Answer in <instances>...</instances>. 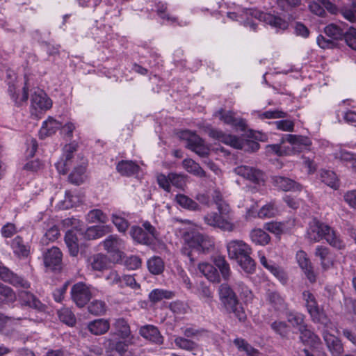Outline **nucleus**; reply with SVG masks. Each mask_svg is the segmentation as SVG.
I'll use <instances>...</instances> for the list:
<instances>
[{"label":"nucleus","mask_w":356,"mask_h":356,"mask_svg":"<svg viewBox=\"0 0 356 356\" xmlns=\"http://www.w3.org/2000/svg\"><path fill=\"white\" fill-rule=\"evenodd\" d=\"M302 297L305 307L312 321L315 323H325L327 318L323 309H320L315 296L309 291H304Z\"/></svg>","instance_id":"9d476101"},{"label":"nucleus","mask_w":356,"mask_h":356,"mask_svg":"<svg viewBox=\"0 0 356 356\" xmlns=\"http://www.w3.org/2000/svg\"><path fill=\"white\" fill-rule=\"evenodd\" d=\"M214 264L219 269L222 278L228 280L231 275L229 265L224 257L217 256L213 259Z\"/></svg>","instance_id":"37998d69"},{"label":"nucleus","mask_w":356,"mask_h":356,"mask_svg":"<svg viewBox=\"0 0 356 356\" xmlns=\"http://www.w3.org/2000/svg\"><path fill=\"white\" fill-rule=\"evenodd\" d=\"M276 278H277L282 283L284 284L288 280V277L285 271L280 266L275 263H272L268 269Z\"/></svg>","instance_id":"052dcab7"},{"label":"nucleus","mask_w":356,"mask_h":356,"mask_svg":"<svg viewBox=\"0 0 356 356\" xmlns=\"http://www.w3.org/2000/svg\"><path fill=\"white\" fill-rule=\"evenodd\" d=\"M0 279L16 287H22L25 289L30 287V284L28 281L13 273L5 266H0Z\"/></svg>","instance_id":"aec40b11"},{"label":"nucleus","mask_w":356,"mask_h":356,"mask_svg":"<svg viewBox=\"0 0 356 356\" xmlns=\"http://www.w3.org/2000/svg\"><path fill=\"white\" fill-rule=\"evenodd\" d=\"M87 220L89 222L106 223L108 221V217L101 210L93 209L88 213Z\"/></svg>","instance_id":"4d7b16f0"},{"label":"nucleus","mask_w":356,"mask_h":356,"mask_svg":"<svg viewBox=\"0 0 356 356\" xmlns=\"http://www.w3.org/2000/svg\"><path fill=\"white\" fill-rule=\"evenodd\" d=\"M106 280L111 285H118L120 287H123L122 277L116 270H111L106 276Z\"/></svg>","instance_id":"69168bd1"},{"label":"nucleus","mask_w":356,"mask_h":356,"mask_svg":"<svg viewBox=\"0 0 356 356\" xmlns=\"http://www.w3.org/2000/svg\"><path fill=\"white\" fill-rule=\"evenodd\" d=\"M113 327L115 330V334L120 339H133L131 334L130 327L124 318H120L115 319Z\"/></svg>","instance_id":"72a5a7b5"},{"label":"nucleus","mask_w":356,"mask_h":356,"mask_svg":"<svg viewBox=\"0 0 356 356\" xmlns=\"http://www.w3.org/2000/svg\"><path fill=\"white\" fill-rule=\"evenodd\" d=\"M8 92L17 106H22L28 100L29 94L26 86L19 89L16 84L8 82Z\"/></svg>","instance_id":"4be33fe9"},{"label":"nucleus","mask_w":356,"mask_h":356,"mask_svg":"<svg viewBox=\"0 0 356 356\" xmlns=\"http://www.w3.org/2000/svg\"><path fill=\"white\" fill-rule=\"evenodd\" d=\"M59 236L60 232L58 227L56 225H52L47 229L42 238L41 241L43 244H48L50 241H54L56 240Z\"/></svg>","instance_id":"6e6d98bb"},{"label":"nucleus","mask_w":356,"mask_h":356,"mask_svg":"<svg viewBox=\"0 0 356 356\" xmlns=\"http://www.w3.org/2000/svg\"><path fill=\"white\" fill-rule=\"evenodd\" d=\"M266 300L276 311H283L286 308L284 299L277 291L268 290L266 292Z\"/></svg>","instance_id":"c85d7f7f"},{"label":"nucleus","mask_w":356,"mask_h":356,"mask_svg":"<svg viewBox=\"0 0 356 356\" xmlns=\"http://www.w3.org/2000/svg\"><path fill=\"white\" fill-rule=\"evenodd\" d=\"M16 300V295L13 290L0 283V306L4 303L13 302Z\"/></svg>","instance_id":"a18cd8bd"},{"label":"nucleus","mask_w":356,"mask_h":356,"mask_svg":"<svg viewBox=\"0 0 356 356\" xmlns=\"http://www.w3.org/2000/svg\"><path fill=\"white\" fill-rule=\"evenodd\" d=\"M270 327L282 338L286 337L289 333V326L284 321H275L271 323Z\"/></svg>","instance_id":"e2e57ef3"},{"label":"nucleus","mask_w":356,"mask_h":356,"mask_svg":"<svg viewBox=\"0 0 356 356\" xmlns=\"http://www.w3.org/2000/svg\"><path fill=\"white\" fill-rule=\"evenodd\" d=\"M208 134L213 139L218 140L236 149H243L248 152H256L260 147L259 143L256 141L244 140L236 136L225 134L220 130L211 129Z\"/></svg>","instance_id":"39448f33"},{"label":"nucleus","mask_w":356,"mask_h":356,"mask_svg":"<svg viewBox=\"0 0 356 356\" xmlns=\"http://www.w3.org/2000/svg\"><path fill=\"white\" fill-rule=\"evenodd\" d=\"M287 321L294 327L300 330V327L305 326L304 315L294 312H290L286 314Z\"/></svg>","instance_id":"603ef678"},{"label":"nucleus","mask_w":356,"mask_h":356,"mask_svg":"<svg viewBox=\"0 0 356 356\" xmlns=\"http://www.w3.org/2000/svg\"><path fill=\"white\" fill-rule=\"evenodd\" d=\"M61 127V124L52 118H49L47 120L44 121L40 130V136L44 137L51 136L54 134L56 131Z\"/></svg>","instance_id":"58836bf2"},{"label":"nucleus","mask_w":356,"mask_h":356,"mask_svg":"<svg viewBox=\"0 0 356 356\" xmlns=\"http://www.w3.org/2000/svg\"><path fill=\"white\" fill-rule=\"evenodd\" d=\"M88 328L92 334L101 335L109 330L110 323L108 320L99 318L90 322Z\"/></svg>","instance_id":"2f4dec72"},{"label":"nucleus","mask_w":356,"mask_h":356,"mask_svg":"<svg viewBox=\"0 0 356 356\" xmlns=\"http://www.w3.org/2000/svg\"><path fill=\"white\" fill-rule=\"evenodd\" d=\"M147 267L151 273L159 275L163 271L164 264L161 258L154 257L148 260Z\"/></svg>","instance_id":"09e8293b"},{"label":"nucleus","mask_w":356,"mask_h":356,"mask_svg":"<svg viewBox=\"0 0 356 356\" xmlns=\"http://www.w3.org/2000/svg\"><path fill=\"white\" fill-rule=\"evenodd\" d=\"M88 261L93 270H104L106 269L109 265L108 257L102 253L96 254L90 257Z\"/></svg>","instance_id":"473e14b6"},{"label":"nucleus","mask_w":356,"mask_h":356,"mask_svg":"<svg viewBox=\"0 0 356 356\" xmlns=\"http://www.w3.org/2000/svg\"><path fill=\"white\" fill-rule=\"evenodd\" d=\"M76 145L74 144L65 145L63 148L64 159H61L56 163V168L59 173L65 175L70 167L76 163L74 153L76 151Z\"/></svg>","instance_id":"dca6fc26"},{"label":"nucleus","mask_w":356,"mask_h":356,"mask_svg":"<svg viewBox=\"0 0 356 356\" xmlns=\"http://www.w3.org/2000/svg\"><path fill=\"white\" fill-rule=\"evenodd\" d=\"M19 301L23 305L28 306L38 311L45 309V305L42 304L33 293L22 290L18 293Z\"/></svg>","instance_id":"b1692460"},{"label":"nucleus","mask_w":356,"mask_h":356,"mask_svg":"<svg viewBox=\"0 0 356 356\" xmlns=\"http://www.w3.org/2000/svg\"><path fill=\"white\" fill-rule=\"evenodd\" d=\"M218 212H211L204 216V222L211 227L219 228L223 231L232 232L235 225L233 223L232 209L229 206L217 209Z\"/></svg>","instance_id":"423d86ee"},{"label":"nucleus","mask_w":356,"mask_h":356,"mask_svg":"<svg viewBox=\"0 0 356 356\" xmlns=\"http://www.w3.org/2000/svg\"><path fill=\"white\" fill-rule=\"evenodd\" d=\"M264 229L277 236L282 234L285 231V225L280 222H270L265 223Z\"/></svg>","instance_id":"bf43d9fd"},{"label":"nucleus","mask_w":356,"mask_h":356,"mask_svg":"<svg viewBox=\"0 0 356 356\" xmlns=\"http://www.w3.org/2000/svg\"><path fill=\"white\" fill-rule=\"evenodd\" d=\"M215 115L218 116L220 120L227 124H230L234 127L241 128V129H243L245 127V122L243 120L236 118L234 113L232 111H226L221 108L216 112Z\"/></svg>","instance_id":"393cba45"},{"label":"nucleus","mask_w":356,"mask_h":356,"mask_svg":"<svg viewBox=\"0 0 356 356\" xmlns=\"http://www.w3.org/2000/svg\"><path fill=\"white\" fill-rule=\"evenodd\" d=\"M218 291L219 299L226 311L233 313L240 321H244L246 314L232 287L227 283H222L218 286Z\"/></svg>","instance_id":"20e7f679"},{"label":"nucleus","mask_w":356,"mask_h":356,"mask_svg":"<svg viewBox=\"0 0 356 356\" xmlns=\"http://www.w3.org/2000/svg\"><path fill=\"white\" fill-rule=\"evenodd\" d=\"M248 15L254 17L255 19H247L244 22V26H250L253 31L257 29V24L256 20L264 21L266 24H270L272 26L285 29L287 27V23L279 17L274 16L270 14L261 13L257 10H250Z\"/></svg>","instance_id":"6e6552de"},{"label":"nucleus","mask_w":356,"mask_h":356,"mask_svg":"<svg viewBox=\"0 0 356 356\" xmlns=\"http://www.w3.org/2000/svg\"><path fill=\"white\" fill-rule=\"evenodd\" d=\"M31 108L35 111H47L52 106L51 100L40 89H37L31 95Z\"/></svg>","instance_id":"a211bd4d"},{"label":"nucleus","mask_w":356,"mask_h":356,"mask_svg":"<svg viewBox=\"0 0 356 356\" xmlns=\"http://www.w3.org/2000/svg\"><path fill=\"white\" fill-rule=\"evenodd\" d=\"M11 245L14 253L19 257H26L30 252V246L25 243L19 236L13 240Z\"/></svg>","instance_id":"c9c22d12"},{"label":"nucleus","mask_w":356,"mask_h":356,"mask_svg":"<svg viewBox=\"0 0 356 356\" xmlns=\"http://www.w3.org/2000/svg\"><path fill=\"white\" fill-rule=\"evenodd\" d=\"M62 252L57 247H52L44 253V264L52 270H60L62 268Z\"/></svg>","instance_id":"f3484780"},{"label":"nucleus","mask_w":356,"mask_h":356,"mask_svg":"<svg viewBox=\"0 0 356 356\" xmlns=\"http://www.w3.org/2000/svg\"><path fill=\"white\" fill-rule=\"evenodd\" d=\"M185 241L186 244L181 248V253L188 257L191 262L194 261L193 250L205 253L214 248L213 238L201 233L187 234L185 236Z\"/></svg>","instance_id":"7ed1b4c3"},{"label":"nucleus","mask_w":356,"mask_h":356,"mask_svg":"<svg viewBox=\"0 0 356 356\" xmlns=\"http://www.w3.org/2000/svg\"><path fill=\"white\" fill-rule=\"evenodd\" d=\"M198 268L204 276L210 282L213 283H219L220 282V277L218 271L212 264L207 262H203L199 264Z\"/></svg>","instance_id":"c756f323"},{"label":"nucleus","mask_w":356,"mask_h":356,"mask_svg":"<svg viewBox=\"0 0 356 356\" xmlns=\"http://www.w3.org/2000/svg\"><path fill=\"white\" fill-rule=\"evenodd\" d=\"M143 227L144 229L138 226H134L131 227L130 234L133 239L141 244H152L154 240L158 238L159 232L149 222H145L143 224Z\"/></svg>","instance_id":"1a4fd4ad"},{"label":"nucleus","mask_w":356,"mask_h":356,"mask_svg":"<svg viewBox=\"0 0 356 356\" xmlns=\"http://www.w3.org/2000/svg\"><path fill=\"white\" fill-rule=\"evenodd\" d=\"M307 235L308 239L312 242H318L324 238L336 248L341 249L344 246L339 236L329 225L315 220L309 223Z\"/></svg>","instance_id":"f03ea898"},{"label":"nucleus","mask_w":356,"mask_h":356,"mask_svg":"<svg viewBox=\"0 0 356 356\" xmlns=\"http://www.w3.org/2000/svg\"><path fill=\"white\" fill-rule=\"evenodd\" d=\"M236 175L257 184L264 183V172L258 168L252 166L242 165L234 168Z\"/></svg>","instance_id":"4468645a"},{"label":"nucleus","mask_w":356,"mask_h":356,"mask_svg":"<svg viewBox=\"0 0 356 356\" xmlns=\"http://www.w3.org/2000/svg\"><path fill=\"white\" fill-rule=\"evenodd\" d=\"M59 319L69 326H74L76 323V317L68 308H62L58 311Z\"/></svg>","instance_id":"3c124183"},{"label":"nucleus","mask_w":356,"mask_h":356,"mask_svg":"<svg viewBox=\"0 0 356 356\" xmlns=\"http://www.w3.org/2000/svg\"><path fill=\"white\" fill-rule=\"evenodd\" d=\"M112 227L110 225H96L88 227L83 234L87 240H94L101 238L112 232Z\"/></svg>","instance_id":"bb28decb"},{"label":"nucleus","mask_w":356,"mask_h":356,"mask_svg":"<svg viewBox=\"0 0 356 356\" xmlns=\"http://www.w3.org/2000/svg\"><path fill=\"white\" fill-rule=\"evenodd\" d=\"M140 334L144 338L157 344L163 343V337L159 330L153 325H145L140 329Z\"/></svg>","instance_id":"7c9ffc66"},{"label":"nucleus","mask_w":356,"mask_h":356,"mask_svg":"<svg viewBox=\"0 0 356 356\" xmlns=\"http://www.w3.org/2000/svg\"><path fill=\"white\" fill-rule=\"evenodd\" d=\"M157 182L161 188L170 192L171 184L176 188L184 190L186 186V176L183 174L170 172L168 176L159 174L157 176Z\"/></svg>","instance_id":"ddd939ff"},{"label":"nucleus","mask_w":356,"mask_h":356,"mask_svg":"<svg viewBox=\"0 0 356 356\" xmlns=\"http://www.w3.org/2000/svg\"><path fill=\"white\" fill-rule=\"evenodd\" d=\"M325 33L327 36L335 40L341 38L345 34L343 29L334 24L327 25L325 28Z\"/></svg>","instance_id":"13d9d810"},{"label":"nucleus","mask_w":356,"mask_h":356,"mask_svg":"<svg viewBox=\"0 0 356 356\" xmlns=\"http://www.w3.org/2000/svg\"><path fill=\"white\" fill-rule=\"evenodd\" d=\"M132 343L131 339H108L105 345L106 353L108 356H134L129 350V346Z\"/></svg>","instance_id":"f8f14e48"},{"label":"nucleus","mask_w":356,"mask_h":356,"mask_svg":"<svg viewBox=\"0 0 356 356\" xmlns=\"http://www.w3.org/2000/svg\"><path fill=\"white\" fill-rule=\"evenodd\" d=\"M330 254V250L326 247L318 245L316 248L315 255L320 258L321 265L324 270H328L333 266Z\"/></svg>","instance_id":"f704fd0d"},{"label":"nucleus","mask_w":356,"mask_h":356,"mask_svg":"<svg viewBox=\"0 0 356 356\" xmlns=\"http://www.w3.org/2000/svg\"><path fill=\"white\" fill-rule=\"evenodd\" d=\"M273 185L283 191H300L302 186L294 180L284 176L271 177Z\"/></svg>","instance_id":"6ab92c4d"},{"label":"nucleus","mask_w":356,"mask_h":356,"mask_svg":"<svg viewBox=\"0 0 356 356\" xmlns=\"http://www.w3.org/2000/svg\"><path fill=\"white\" fill-rule=\"evenodd\" d=\"M179 136L186 141V147L198 156L205 157L209 154V146L195 133L185 130L180 132Z\"/></svg>","instance_id":"0eeeda50"},{"label":"nucleus","mask_w":356,"mask_h":356,"mask_svg":"<svg viewBox=\"0 0 356 356\" xmlns=\"http://www.w3.org/2000/svg\"><path fill=\"white\" fill-rule=\"evenodd\" d=\"M115 262L122 260L124 257V241L117 235H109L101 243Z\"/></svg>","instance_id":"9b49d317"},{"label":"nucleus","mask_w":356,"mask_h":356,"mask_svg":"<svg viewBox=\"0 0 356 356\" xmlns=\"http://www.w3.org/2000/svg\"><path fill=\"white\" fill-rule=\"evenodd\" d=\"M175 296V293L171 291L156 289L149 294V300L153 303H156L163 299H171Z\"/></svg>","instance_id":"a19ab883"},{"label":"nucleus","mask_w":356,"mask_h":356,"mask_svg":"<svg viewBox=\"0 0 356 356\" xmlns=\"http://www.w3.org/2000/svg\"><path fill=\"white\" fill-rule=\"evenodd\" d=\"M326 346L332 356H341L343 353V346L341 340L336 336L327 332L323 333Z\"/></svg>","instance_id":"412c9836"},{"label":"nucleus","mask_w":356,"mask_h":356,"mask_svg":"<svg viewBox=\"0 0 356 356\" xmlns=\"http://www.w3.org/2000/svg\"><path fill=\"white\" fill-rule=\"evenodd\" d=\"M286 116V113L275 110V111H268L264 113H259L258 114V117L259 119H275V118H284Z\"/></svg>","instance_id":"0e129e2a"},{"label":"nucleus","mask_w":356,"mask_h":356,"mask_svg":"<svg viewBox=\"0 0 356 356\" xmlns=\"http://www.w3.org/2000/svg\"><path fill=\"white\" fill-rule=\"evenodd\" d=\"M139 166L132 161H121L117 165V170L122 175L131 176L138 172Z\"/></svg>","instance_id":"4c0bfd02"},{"label":"nucleus","mask_w":356,"mask_h":356,"mask_svg":"<svg viewBox=\"0 0 356 356\" xmlns=\"http://www.w3.org/2000/svg\"><path fill=\"white\" fill-rule=\"evenodd\" d=\"M175 344L178 348L186 350H194L198 348L195 342L181 337L175 338Z\"/></svg>","instance_id":"864d4df0"},{"label":"nucleus","mask_w":356,"mask_h":356,"mask_svg":"<svg viewBox=\"0 0 356 356\" xmlns=\"http://www.w3.org/2000/svg\"><path fill=\"white\" fill-rule=\"evenodd\" d=\"M345 41L348 47L353 50H356V29L350 28L344 34Z\"/></svg>","instance_id":"338daca9"},{"label":"nucleus","mask_w":356,"mask_h":356,"mask_svg":"<svg viewBox=\"0 0 356 356\" xmlns=\"http://www.w3.org/2000/svg\"><path fill=\"white\" fill-rule=\"evenodd\" d=\"M251 241L259 245H266L270 241V237L264 230L261 229H254L250 233Z\"/></svg>","instance_id":"ea45409f"},{"label":"nucleus","mask_w":356,"mask_h":356,"mask_svg":"<svg viewBox=\"0 0 356 356\" xmlns=\"http://www.w3.org/2000/svg\"><path fill=\"white\" fill-rule=\"evenodd\" d=\"M334 156L336 159L344 163H349L351 165L356 156V154L345 149H340L334 154Z\"/></svg>","instance_id":"680f3d73"},{"label":"nucleus","mask_w":356,"mask_h":356,"mask_svg":"<svg viewBox=\"0 0 356 356\" xmlns=\"http://www.w3.org/2000/svg\"><path fill=\"white\" fill-rule=\"evenodd\" d=\"M79 158H81L82 161L79 165H78L74 168L73 171L70 173L68 177L69 181L72 184L75 185H79L82 184L85 179L84 174L86 172V162L83 156L81 157L79 156H77L76 159H77Z\"/></svg>","instance_id":"cd10ccee"},{"label":"nucleus","mask_w":356,"mask_h":356,"mask_svg":"<svg viewBox=\"0 0 356 356\" xmlns=\"http://www.w3.org/2000/svg\"><path fill=\"white\" fill-rule=\"evenodd\" d=\"M71 296L75 304L83 307L90 300L92 294L89 287L83 282H78L71 289Z\"/></svg>","instance_id":"2eb2a0df"},{"label":"nucleus","mask_w":356,"mask_h":356,"mask_svg":"<svg viewBox=\"0 0 356 356\" xmlns=\"http://www.w3.org/2000/svg\"><path fill=\"white\" fill-rule=\"evenodd\" d=\"M278 213L277 207L271 202L263 206L258 212V216L261 218H273Z\"/></svg>","instance_id":"8fccbe9b"},{"label":"nucleus","mask_w":356,"mask_h":356,"mask_svg":"<svg viewBox=\"0 0 356 356\" xmlns=\"http://www.w3.org/2000/svg\"><path fill=\"white\" fill-rule=\"evenodd\" d=\"M320 177L323 183L332 188H337L339 186L337 177L333 171L322 170Z\"/></svg>","instance_id":"49530a36"},{"label":"nucleus","mask_w":356,"mask_h":356,"mask_svg":"<svg viewBox=\"0 0 356 356\" xmlns=\"http://www.w3.org/2000/svg\"><path fill=\"white\" fill-rule=\"evenodd\" d=\"M106 310V303L102 300H95L88 305L89 312L96 316L104 314Z\"/></svg>","instance_id":"5fc2aeb1"},{"label":"nucleus","mask_w":356,"mask_h":356,"mask_svg":"<svg viewBox=\"0 0 356 356\" xmlns=\"http://www.w3.org/2000/svg\"><path fill=\"white\" fill-rule=\"evenodd\" d=\"M65 241L70 255L73 257L77 256L79 251L78 238L73 230L70 229L66 232L65 236Z\"/></svg>","instance_id":"e433bc0d"},{"label":"nucleus","mask_w":356,"mask_h":356,"mask_svg":"<svg viewBox=\"0 0 356 356\" xmlns=\"http://www.w3.org/2000/svg\"><path fill=\"white\" fill-rule=\"evenodd\" d=\"M286 143H287L286 140L283 141L282 138L280 144L271 145L269 147L279 156L289 155L296 153L294 149H292V146L290 144L286 145Z\"/></svg>","instance_id":"de8ad7c7"},{"label":"nucleus","mask_w":356,"mask_h":356,"mask_svg":"<svg viewBox=\"0 0 356 356\" xmlns=\"http://www.w3.org/2000/svg\"><path fill=\"white\" fill-rule=\"evenodd\" d=\"M183 168L189 173L200 177H205L206 174L200 165L193 159H187L182 161Z\"/></svg>","instance_id":"79ce46f5"},{"label":"nucleus","mask_w":356,"mask_h":356,"mask_svg":"<svg viewBox=\"0 0 356 356\" xmlns=\"http://www.w3.org/2000/svg\"><path fill=\"white\" fill-rule=\"evenodd\" d=\"M300 340L305 345L317 347L321 343V339L305 325L300 327Z\"/></svg>","instance_id":"a878e982"},{"label":"nucleus","mask_w":356,"mask_h":356,"mask_svg":"<svg viewBox=\"0 0 356 356\" xmlns=\"http://www.w3.org/2000/svg\"><path fill=\"white\" fill-rule=\"evenodd\" d=\"M229 257L236 260L239 266L248 273L255 270V262L250 257L251 247L242 240H232L227 244Z\"/></svg>","instance_id":"f257e3e1"},{"label":"nucleus","mask_w":356,"mask_h":356,"mask_svg":"<svg viewBox=\"0 0 356 356\" xmlns=\"http://www.w3.org/2000/svg\"><path fill=\"white\" fill-rule=\"evenodd\" d=\"M112 221L120 232H124L129 227L128 222L124 218L116 214L112 215Z\"/></svg>","instance_id":"774afa93"},{"label":"nucleus","mask_w":356,"mask_h":356,"mask_svg":"<svg viewBox=\"0 0 356 356\" xmlns=\"http://www.w3.org/2000/svg\"><path fill=\"white\" fill-rule=\"evenodd\" d=\"M175 200L177 204L184 209L191 211H199L200 209L199 204L195 201L185 195H177Z\"/></svg>","instance_id":"c03bdc74"},{"label":"nucleus","mask_w":356,"mask_h":356,"mask_svg":"<svg viewBox=\"0 0 356 356\" xmlns=\"http://www.w3.org/2000/svg\"><path fill=\"white\" fill-rule=\"evenodd\" d=\"M284 140L292 146L296 153L301 152L312 144L309 138L300 135L286 134L283 137V141Z\"/></svg>","instance_id":"5701e85b"}]
</instances>
